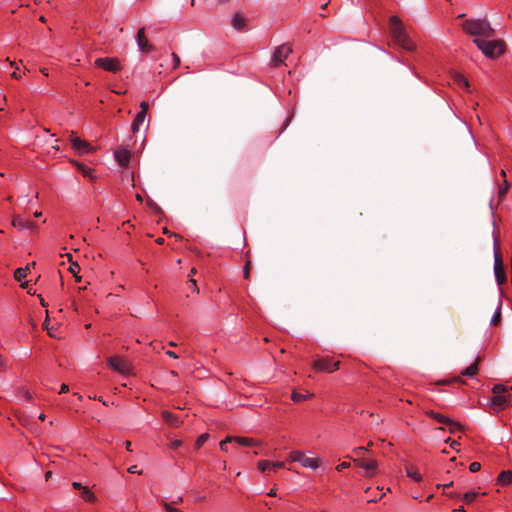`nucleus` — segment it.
<instances>
[{
	"mask_svg": "<svg viewBox=\"0 0 512 512\" xmlns=\"http://www.w3.org/2000/svg\"><path fill=\"white\" fill-rule=\"evenodd\" d=\"M182 441L181 440H173L169 443V448L172 450H176L179 447H181Z\"/></svg>",
	"mask_w": 512,
	"mask_h": 512,
	"instance_id": "38",
	"label": "nucleus"
},
{
	"mask_svg": "<svg viewBox=\"0 0 512 512\" xmlns=\"http://www.w3.org/2000/svg\"><path fill=\"white\" fill-rule=\"evenodd\" d=\"M474 43L482 51V53L489 57L495 58L504 53V42L501 40H486L474 39Z\"/></svg>",
	"mask_w": 512,
	"mask_h": 512,
	"instance_id": "3",
	"label": "nucleus"
},
{
	"mask_svg": "<svg viewBox=\"0 0 512 512\" xmlns=\"http://www.w3.org/2000/svg\"><path fill=\"white\" fill-rule=\"evenodd\" d=\"M69 271L74 275L77 282L81 281V277L77 275L80 271V266L77 263L72 262L69 266Z\"/></svg>",
	"mask_w": 512,
	"mask_h": 512,
	"instance_id": "29",
	"label": "nucleus"
},
{
	"mask_svg": "<svg viewBox=\"0 0 512 512\" xmlns=\"http://www.w3.org/2000/svg\"><path fill=\"white\" fill-rule=\"evenodd\" d=\"M162 417L165 420V422L169 423L170 425H172V426L178 425L177 417L173 413H171L169 411H163Z\"/></svg>",
	"mask_w": 512,
	"mask_h": 512,
	"instance_id": "26",
	"label": "nucleus"
},
{
	"mask_svg": "<svg viewBox=\"0 0 512 512\" xmlns=\"http://www.w3.org/2000/svg\"><path fill=\"white\" fill-rule=\"evenodd\" d=\"M426 415L429 416L430 418L436 420L438 423H441L445 426H447L450 430V432L454 433L455 431L459 430L461 428L460 424L449 419L448 417L438 413V412H435L433 410H428L426 411Z\"/></svg>",
	"mask_w": 512,
	"mask_h": 512,
	"instance_id": "10",
	"label": "nucleus"
},
{
	"mask_svg": "<svg viewBox=\"0 0 512 512\" xmlns=\"http://www.w3.org/2000/svg\"><path fill=\"white\" fill-rule=\"evenodd\" d=\"M69 391V386L67 384H62L59 393H66Z\"/></svg>",
	"mask_w": 512,
	"mask_h": 512,
	"instance_id": "45",
	"label": "nucleus"
},
{
	"mask_svg": "<svg viewBox=\"0 0 512 512\" xmlns=\"http://www.w3.org/2000/svg\"><path fill=\"white\" fill-rule=\"evenodd\" d=\"M35 262H32L31 264H28L26 267H19L14 271V279L18 282H21L24 278H26L30 266H34Z\"/></svg>",
	"mask_w": 512,
	"mask_h": 512,
	"instance_id": "17",
	"label": "nucleus"
},
{
	"mask_svg": "<svg viewBox=\"0 0 512 512\" xmlns=\"http://www.w3.org/2000/svg\"><path fill=\"white\" fill-rule=\"evenodd\" d=\"M501 176L506 179V171L504 169L501 170Z\"/></svg>",
	"mask_w": 512,
	"mask_h": 512,
	"instance_id": "56",
	"label": "nucleus"
},
{
	"mask_svg": "<svg viewBox=\"0 0 512 512\" xmlns=\"http://www.w3.org/2000/svg\"><path fill=\"white\" fill-rule=\"evenodd\" d=\"M477 495L476 492H467L463 495L462 499L466 504H470L476 499Z\"/></svg>",
	"mask_w": 512,
	"mask_h": 512,
	"instance_id": "31",
	"label": "nucleus"
},
{
	"mask_svg": "<svg viewBox=\"0 0 512 512\" xmlns=\"http://www.w3.org/2000/svg\"><path fill=\"white\" fill-rule=\"evenodd\" d=\"M147 115L143 114V113H137L133 122H132V131L133 133H136L139 131L140 129V126L144 123L145 121V118H146Z\"/></svg>",
	"mask_w": 512,
	"mask_h": 512,
	"instance_id": "19",
	"label": "nucleus"
},
{
	"mask_svg": "<svg viewBox=\"0 0 512 512\" xmlns=\"http://www.w3.org/2000/svg\"><path fill=\"white\" fill-rule=\"evenodd\" d=\"M190 282L192 283L193 286H196V282L194 279H190Z\"/></svg>",
	"mask_w": 512,
	"mask_h": 512,
	"instance_id": "64",
	"label": "nucleus"
},
{
	"mask_svg": "<svg viewBox=\"0 0 512 512\" xmlns=\"http://www.w3.org/2000/svg\"><path fill=\"white\" fill-rule=\"evenodd\" d=\"M12 225L20 231L28 230L31 233L38 232V225L35 222H33L21 215L13 216Z\"/></svg>",
	"mask_w": 512,
	"mask_h": 512,
	"instance_id": "9",
	"label": "nucleus"
},
{
	"mask_svg": "<svg viewBox=\"0 0 512 512\" xmlns=\"http://www.w3.org/2000/svg\"><path fill=\"white\" fill-rule=\"evenodd\" d=\"M454 81L459 86H462V87H465V88H467L469 86V83H468L467 79L463 75H461V74L456 73L454 75Z\"/></svg>",
	"mask_w": 512,
	"mask_h": 512,
	"instance_id": "28",
	"label": "nucleus"
},
{
	"mask_svg": "<svg viewBox=\"0 0 512 512\" xmlns=\"http://www.w3.org/2000/svg\"><path fill=\"white\" fill-rule=\"evenodd\" d=\"M501 318V304L498 305L496 311L494 312L492 318H491V324L496 325Z\"/></svg>",
	"mask_w": 512,
	"mask_h": 512,
	"instance_id": "33",
	"label": "nucleus"
},
{
	"mask_svg": "<svg viewBox=\"0 0 512 512\" xmlns=\"http://www.w3.org/2000/svg\"><path fill=\"white\" fill-rule=\"evenodd\" d=\"M128 472L132 474H141L142 470H140L137 465H132L128 468Z\"/></svg>",
	"mask_w": 512,
	"mask_h": 512,
	"instance_id": "42",
	"label": "nucleus"
},
{
	"mask_svg": "<svg viewBox=\"0 0 512 512\" xmlns=\"http://www.w3.org/2000/svg\"><path fill=\"white\" fill-rule=\"evenodd\" d=\"M313 397V394L312 393H300V392H297V391H293L292 394H291V399L294 401V402H302V401H305L306 399H309V398H312Z\"/></svg>",
	"mask_w": 512,
	"mask_h": 512,
	"instance_id": "25",
	"label": "nucleus"
},
{
	"mask_svg": "<svg viewBox=\"0 0 512 512\" xmlns=\"http://www.w3.org/2000/svg\"><path fill=\"white\" fill-rule=\"evenodd\" d=\"M498 484L500 485H508L512 483V471L507 470L500 473L498 476Z\"/></svg>",
	"mask_w": 512,
	"mask_h": 512,
	"instance_id": "21",
	"label": "nucleus"
},
{
	"mask_svg": "<svg viewBox=\"0 0 512 512\" xmlns=\"http://www.w3.org/2000/svg\"><path fill=\"white\" fill-rule=\"evenodd\" d=\"M462 30L469 35L487 39L494 35V29L486 19H465Z\"/></svg>",
	"mask_w": 512,
	"mask_h": 512,
	"instance_id": "1",
	"label": "nucleus"
},
{
	"mask_svg": "<svg viewBox=\"0 0 512 512\" xmlns=\"http://www.w3.org/2000/svg\"><path fill=\"white\" fill-rule=\"evenodd\" d=\"M268 496L270 497H275L277 495L276 493V489H271L268 493H267Z\"/></svg>",
	"mask_w": 512,
	"mask_h": 512,
	"instance_id": "49",
	"label": "nucleus"
},
{
	"mask_svg": "<svg viewBox=\"0 0 512 512\" xmlns=\"http://www.w3.org/2000/svg\"><path fill=\"white\" fill-rule=\"evenodd\" d=\"M349 467H350V463L349 462H342V463H340L336 467V470L340 472V471H343L344 469L349 468Z\"/></svg>",
	"mask_w": 512,
	"mask_h": 512,
	"instance_id": "43",
	"label": "nucleus"
},
{
	"mask_svg": "<svg viewBox=\"0 0 512 512\" xmlns=\"http://www.w3.org/2000/svg\"><path fill=\"white\" fill-rule=\"evenodd\" d=\"M477 371H478V359L473 364H471L469 367H467L465 370H463L462 375L468 376V377H473L474 375H476Z\"/></svg>",
	"mask_w": 512,
	"mask_h": 512,
	"instance_id": "27",
	"label": "nucleus"
},
{
	"mask_svg": "<svg viewBox=\"0 0 512 512\" xmlns=\"http://www.w3.org/2000/svg\"><path fill=\"white\" fill-rule=\"evenodd\" d=\"M38 418H39L40 420L44 421V420H45V418H46V416H45V414L41 413V414L39 415V417H38Z\"/></svg>",
	"mask_w": 512,
	"mask_h": 512,
	"instance_id": "55",
	"label": "nucleus"
},
{
	"mask_svg": "<svg viewBox=\"0 0 512 512\" xmlns=\"http://www.w3.org/2000/svg\"><path fill=\"white\" fill-rule=\"evenodd\" d=\"M232 436H227L224 440L219 443L220 449L224 452L228 451L227 444L232 443Z\"/></svg>",
	"mask_w": 512,
	"mask_h": 512,
	"instance_id": "35",
	"label": "nucleus"
},
{
	"mask_svg": "<svg viewBox=\"0 0 512 512\" xmlns=\"http://www.w3.org/2000/svg\"><path fill=\"white\" fill-rule=\"evenodd\" d=\"M458 18H459V19H464V18H465V14H459V15H458Z\"/></svg>",
	"mask_w": 512,
	"mask_h": 512,
	"instance_id": "62",
	"label": "nucleus"
},
{
	"mask_svg": "<svg viewBox=\"0 0 512 512\" xmlns=\"http://www.w3.org/2000/svg\"><path fill=\"white\" fill-rule=\"evenodd\" d=\"M246 25V19L238 14L232 18V26L236 30H242Z\"/></svg>",
	"mask_w": 512,
	"mask_h": 512,
	"instance_id": "23",
	"label": "nucleus"
},
{
	"mask_svg": "<svg viewBox=\"0 0 512 512\" xmlns=\"http://www.w3.org/2000/svg\"><path fill=\"white\" fill-rule=\"evenodd\" d=\"M494 274L496 281L499 285H502L506 282V274L503 266L502 259L495 249V255H494Z\"/></svg>",
	"mask_w": 512,
	"mask_h": 512,
	"instance_id": "12",
	"label": "nucleus"
},
{
	"mask_svg": "<svg viewBox=\"0 0 512 512\" xmlns=\"http://www.w3.org/2000/svg\"><path fill=\"white\" fill-rule=\"evenodd\" d=\"M136 42L138 49L141 52H149L152 49V45L149 44L148 39L145 36V29L140 28L136 35Z\"/></svg>",
	"mask_w": 512,
	"mask_h": 512,
	"instance_id": "15",
	"label": "nucleus"
},
{
	"mask_svg": "<svg viewBox=\"0 0 512 512\" xmlns=\"http://www.w3.org/2000/svg\"><path fill=\"white\" fill-rule=\"evenodd\" d=\"M258 469L261 472L271 471V465L270 461L268 460H261L258 462Z\"/></svg>",
	"mask_w": 512,
	"mask_h": 512,
	"instance_id": "30",
	"label": "nucleus"
},
{
	"mask_svg": "<svg viewBox=\"0 0 512 512\" xmlns=\"http://www.w3.org/2000/svg\"><path fill=\"white\" fill-rule=\"evenodd\" d=\"M95 66L102 68L105 71L116 73L121 70L120 61L117 58H97L94 61Z\"/></svg>",
	"mask_w": 512,
	"mask_h": 512,
	"instance_id": "8",
	"label": "nucleus"
},
{
	"mask_svg": "<svg viewBox=\"0 0 512 512\" xmlns=\"http://www.w3.org/2000/svg\"><path fill=\"white\" fill-rule=\"evenodd\" d=\"M406 474L409 478L414 480L415 482H421L422 476L419 473L418 469L415 466H407L406 467Z\"/></svg>",
	"mask_w": 512,
	"mask_h": 512,
	"instance_id": "20",
	"label": "nucleus"
},
{
	"mask_svg": "<svg viewBox=\"0 0 512 512\" xmlns=\"http://www.w3.org/2000/svg\"><path fill=\"white\" fill-rule=\"evenodd\" d=\"M166 355H168L169 357H172L174 359L178 358V355L171 350L166 351Z\"/></svg>",
	"mask_w": 512,
	"mask_h": 512,
	"instance_id": "46",
	"label": "nucleus"
},
{
	"mask_svg": "<svg viewBox=\"0 0 512 512\" xmlns=\"http://www.w3.org/2000/svg\"><path fill=\"white\" fill-rule=\"evenodd\" d=\"M66 256H67L68 260L71 261L72 255L70 253H67Z\"/></svg>",
	"mask_w": 512,
	"mask_h": 512,
	"instance_id": "61",
	"label": "nucleus"
},
{
	"mask_svg": "<svg viewBox=\"0 0 512 512\" xmlns=\"http://www.w3.org/2000/svg\"><path fill=\"white\" fill-rule=\"evenodd\" d=\"M148 109H149L148 102L142 101L141 104H140V111H139V113H143V114L147 115Z\"/></svg>",
	"mask_w": 512,
	"mask_h": 512,
	"instance_id": "39",
	"label": "nucleus"
},
{
	"mask_svg": "<svg viewBox=\"0 0 512 512\" xmlns=\"http://www.w3.org/2000/svg\"><path fill=\"white\" fill-rule=\"evenodd\" d=\"M453 512H465V509L463 507H459L454 509Z\"/></svg>",
	"mask_w": 512,
	"mask_h": 512,
	"instance_id": "53",
	"label": "nucleus"
},
{
	"mask_svg": "<svg viewBox=\"0 0 512 512\" xmlns=\"http://www.w3.org/2000/svg\"><path fill=\"white\" fill-rule=\"evenodd\" d=\"M390 31L393 40L403 49L411 51L415 48L414 42L405 32L401 21L396 16L390 18Z\"/></svg>",
	"mask_w": 512,
	"mask_h": 512,
	"instance_id": "2",
	"label": "nucleus"
},
{
	"mask_svg": "<svg viewBox=\"0 0 512 512\" xmlns=\"http://www.w3.org/2000/svg\"><path fill=\"white\" fill-rule=\"evenodd\" d=\"M452 485H453V482H449V483L443 484V485L438 484L437 487L438 488L442 487L443 489H446V488L451 487Z\"/></svg>",
	"mask_w": 512,
	"mask_h": 512,
	"instance_id": "48",
	"label": "nucleus"
},
{
	"mask_svg": "<svg viewBox=\"0 0 512 512\" xmlns=\"http://www.w3.org/2000/svg\"><path fill=\"white\" fill-rule=\"evenodd\" d=\"M171 57L173 59V68H177L180 65V58L177 54L172 53Z\"/></svg>",
	"mask_w": 512,
	"mask_h": 512,
	"instance_id": "41",
	"label": "nucleus"
},
{
	"mask_svg": "<svg viewBox=\"0 0 512 512\" xmlns=\"http://www.w3.org/2000/svg\"><path fill=\"white\" fill-rule=\"evenodd\" d=\"M7 369V359L0 355V372H4Z\"/></svg>",
	"mask_w": 512,
	"mask_h": 512,
	"instance_id": "40",
	"label": "nucleus"
},
{
	"mask_svg": "<svg viewBox=\"0 0 512 512\" xmlns=\"http://www.w3.org/2000/svg\"><path fill=\"white\" fill-rule=\"evenodd\" d=\"M72 486L74 489H77V490H82L85 487L80 482H73Z\"/></svg>",
	"mask_w": 512,
	"mask_h": 512,
	"instance_id": "44",
	"label": "nucleus"
},
{
	"mask_svg": "<svg viewBox=\"0 0 512 512\" xmlns=\"http://www.w3.org/2000/svg\"><path fill=\"white\" fill-rule=\"evenodd\" d=\"M70 141L72 148L80 154H89L94 152V148L90 143L77 136L72 135Z\"/></svg>",
	"mask_w": 512,
	"mask_h": 512,
	"instance_id": "11",
	"label": "nucleus"
},
{
	"mask_svg": "<svg viewBox=\"0 0 512 512\" xmlns=\"http://www.w3.org/2000/svg\"><path fill=\"white\" fill-rule=\"evenodd\" d=\"M114 156L119 165L127 166L130 161L131 153L125 148H120L115 151Z\"/></svg>",
	"mask_w": 512,
	"mask_h": 512,
	"instance_id": "16",
	"label": "nucleus"
},
{
	"mask_svg": "<svg viewBox=\"0 0 512 512\" xmlns=\"http://www.w3.org/2000/svg\"><path fill=\"white\" fill-rule=\"evenodd\" d=\"M432 498H433V495L431 494V495H429V496L427 497V499H426V500L429 502Z\"/></svg>",
	"mask_w": 512,
	"mask_h": 512,
	"instance_id": "63",
	"label": "nucleus"
},
{
	"mask_svg": "<svg viewBox=\"0 0 512 512\" xmlns=\"http://www.w3.org/2000/svg\"><path fill=\"white\" fill-rule=\"evenodd\" d=\"M108 365L115 371H118L122 374H125L128 372L129 370V367H128V364L127 362L120 358V357H110L108 359Z\"/></svg>",
	"mask_w": 512,
	"mask_h": 512,
	"instance_id": "14",
	"label": "nucleus"
},
{
	"mask_svg": "<svg viewBox=\"0 0 512 512\" xmlns=\"http://www.w3.org/2000/svg\"><path fill=\"white\" fill-rule=\"evenodd\" d=\"M481 469V464L479 462H472L469 465V470L472 473L478 472Z\"/></svg>",
	"mask_w": 512,
	"mask_h": 512,
	"instance_id": "37",
	"label": "nucleus"
},
{
	"mask_svg": "<svg viewBox=\"0 0 512 512\" xmlns=\"http://www.w3.org/2000/svg\"><path fill=\"white\" fill-rule=\"evenodd\" d=\"M292 52V49L283 44L279 47H277L272 55L271 62L274 66H279L284 62V60L289 56V54Z\"/></svg>",
	"mask_w": 512,
	"mask_h": 512,
	"instance_id": "13",
	"label": "nucleus"
},
{
	"mask_svg": "<svg viewBox=\"0 0 512 512\" xmlns=\"http://www.w3.org/2000/svg\"><path fill=\"white\" fill-rule=\"evenodd\" d=\"M27 292H28L29 294H34V293H35L34 291H32V288H31V287H29V288L27 289Z\"/></svg>",
	"mask_w": 512,
	"mask_h": 512,
	"instance_id": "60",
	"label": "nucleus"
},
{
	"mask_svg": "<svg viewBox=\"0 0 512 512\" xmlns=\"http://www.w3.org/2000/svg\"><path fill=\"white\" fill-rule=\"evenodd\" d=\"M270 465H271V471H276L277 469H282L285 467V464L282 461H277V462L270 461Z\"/></svg>",
	"mask_w": 512,
	"mask_h": 512,
	"instance_id": "36",
	"label": "nucleus"
},
{
	"mask_svg": "<svg viewBox=\"0 0 512 512\" xmlns=\"http://www.w3.org/2000/svg\"><path fill=\"white\" fill-rule=\"evenodd\" d=\"M132 444L130 441H126L125 442V448L128 450V451H132V448H131Z\"/></svg>",
	"mask_w": 512,
	"mask_h": 512,
	"instance_id": "50",
	"label": "nucleus"
},
{
	"mask_svg": "<svg viewBox=\"0 0 512 512\" xmlns=\"http://www.w3.org/2000/svg\"><path fill=\"white\" fill-rule=\"evenodd\" d=\"M20 287H21L22 289H26V290H27V289L30 287V284H29V282H28V281H25V282H22V283L20 284Z\"/></svg>",
	"mask_w": 512,
	"mask_h": 512,
	"instance_id": "47",
	"label": "nucleus"
},
{
	"mask_svg": "<svg viewBox=\"0 0 512 512\" xmlns=\"http://www.w3.org/2000/svg\"><path fill=\"white\" fill-rule=\"evenodd\" d=\"M81 491V497L84 501L90 503L95 502L96 496L87 486H85Z\"/></svg>",
	"mask_w": 512,
	"mask_h": 512,
	"instance_id": "24",
	"label": "nucleus"
},
{
	"mask_svg": "<svg viewBox=\"0 0 512 512\" xmlns=\"http://www.w3.org/2000/svg\"><path fill=\"white\" fill-rule=\"evenodd\" d=\"M340 362L339 361H332L329 357H323L315 360L313 362V369L315 371L319 372H327L332 373L339 369Z\"/></svg>",
	"mask_w": 512,
	"mask_h": 512,
	"instance_id": "7",
	"label": "nucleus"
},
{
	"mask_svg": "<svg viewBox=\"0 0 512 512\" xmlns=\"http://www.w3.org/2000/svg\"><path fill=\"white\" fill-rule=\"evenodd\" d=\"M244 274H245V278H248V274H249V271H248V264H247V265H246V267H245Z\"/></svg>",
	"mask_w": 512,
	"mask_h": 512,
	"instance_id": "54",
	"label": "nucleus"
},
{
	"mask_svg": "<svg viewBox=\"0 0 512 512\" xmlns=\"http://www.w3.org/2000/svg\"><path fill=\"white\" fill-rule=\"evenodd\" d=\"M493 397L491 403L497 409H504L508 405V396L506 388L503 385H495L493 388Z\"/></svg>",
	"mask_w": 512,
	"mask_h": 512,
	"instance_id": "6",
	"label": "nucleus"
},
{
	"mask_svg": "<svg viewBox=\"0 0 512 512\" xmlns=\"http://www.w3.org/2000/svg\"><path fill=\"white\" fill-rule=\"evenodd\" d=\"M509 187H510V184L507 181V179H505L503 181V185L500 186L499 191H498L499 198H503L506 195V193L508 192Z\"/></svg>",
	"mask_w": 512,
	"mask_h": 512,
	"instance_id": "32",
	"label": "nucleus"
},
{
	"mask_svg": "<svg viewBox=\"0 0 512 512\" xmlns=\"http://www.w3.org/2000/svg\"><path fill=\"white\" fill-rule=\"evenodd\" d=\"M288 461L298 462L302 467L312 470H316L321 464L320 459L307 456L306 452L300 450L291 451L288 454Z\"/></svg>",
	"mask_w": 512,
	"mask_h": 512,
	"instance_id": "4",
	"label": "nucleus"
},
{
	"mask_svg": "<svg viewBox=\"0 0 512 512\" xmlns=\"http://www.w3.org/2000/svg\"><path fill=\"white\" fill-rule=\"evenodd\" d=\"M208 438H209V435H208V434H206V433L201 434V435L197 438V440H196V442H195V446H196V448H197V449H198V448H200V447H201V446H202V445H203V444L208 440Z\"/></svg>",
	"mask_w": 512,
	"mask_h": 512,
	"instance_id": "34",
	"label": "nucleus"
},
{
	"mask_svg": "<svg viewBox=\"0 0 512 512\" xmlns=\"http://www.w3.org/2000/svg\"><path fill=\"white\" fill-rule=\"evenodd\" d=\"M11 76H12L14 79H20V75H19L16 71L12 72Z\"/></svg>",
	"mask_w": 512,
	"mask_h": 512,
	"instance_id": "51",
	"label": "nucleus"
},
{
	"mask_svg": "<svg viewBox=\"0 0 512 512\" xmlns=\"http://www.w3.org/2000/svg\"><path fill=\"white\" fill-rule=\"evenodd\" d=\"M456 444H457V442H456L455 440H453V441H451L450 446H451L452 448H454V446H455Z\"/></svg>",
	"mask_w": 512,
	"mask_h": 512,
	"instance_id": "59",
	"label": "nucleus"
},
{
	"mask_svg": "<svg viewBox=\"0 0 512 512\" xmlns=\"http://www.w3.org/2000/svg\"><path fill=\"white\" fill-rule=\"evenodd\" d=\"M365 451L366 448L364 447L356 448L354 450V453L357 456V458L354 459V462L356 465L364 469L366 476H373L376 473L377 463L375 460L371 458L364 457L363 454Z\"/></svg>",
	"mask_w": 512,
	"mask_h": 512,
	"instance_id": "5",
	"label": "nucleus"
},
{
	"mask_svg": "<svg viewBox=\"0 0 512 512\" xmlns=\"http://www.w3.org/2000/svg\"><path fill=\"white\" fill-rule=\"evenodd\" d=\"M448 495H449L451 498H455V497H457V496H458L456 493H449Z\"/></svg>",
	"mask_w": 512,
	"mask_h": 512,
	"instance_id": "58",
	"label": "nucleus"
},
{
	"mask_svg": "<svg viewBox=\"0 0 512 512\" xmlns=\"http://www.w3.org/2000/svg\"><path fill=\"white\" fill-rule=\"evenodd\" d=\"M77 169L85 178L90 180H94L96 178L95 171L84 164L77 163Z\"/></svg>",
	"mask_w": 512,
	"mask_h": 512,
	"instance_id": "18",
	"label": "nucleus"
},
{
	"mask_svg": "<svg viewBox=\"0 0 512 512\" xmlns=\"http://www.w3.org/2000/svg\"><path fill=\"white\" fill-rule=\"evenodd\" d=\"M232 441L241 446H254L255 440L249 437L232 436Z\"/></svg>",
	"mask_w": 512,
	"mask_h": 512,
	"instance_id": "22",
	"label": "nucleus"
},
{
	"mask_svg": "<svg viewBox=\"0 0 512 512\" xmlns=\"http://www.w3.org/2000/svg\"><path fill=\"white\" fill-rule=\"evenodd\" d=\"M40 72L45 75V76H48V69L47 68H41L40 69Z\"/></svg>",
	"mask_w": 512,
	"mask_h": 512,
	"instance_id": "52",
	"label": "nucleus"
},
{
	"mask_svg": "<svg viewBox=\"0 0 512 512\" xmlns=\"http://www.w3.org/2000/svg\"><path fill=\"white\" fill-rule=\"evenodd\" d=\"M41 215H42V212H40V211H36V212L34 213V216H35V217H40Z\"/></svg>",
	"mask_w": 512,
	"mask_h": 512,
	"instance_id": "57",
	"label": "nucleus"
}]
</instances>
